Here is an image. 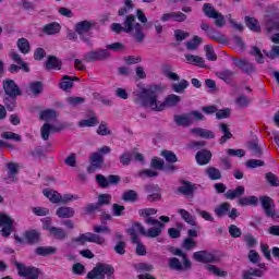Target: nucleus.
<instances>
[{"instance_id": "nucleus-1", "label": "nucleus", "mask_w": 279, "mask_h": 279, "mask_svg": "<svg viewBox=\"0 0 279 279\" xmlns=\"http://www.w3.org/2000/svg\"><path fill=\"white\" fill-rule=\"evenodd\" d=\"M153 27H155L157 34H162V24L158 20L147 23V16L141 9L136 10V15H125L122 24H111L114 34H129L136 43H145L146 35L143 29H151Z\"/></svg>"}, {"instance_id": "nucleus-2", "label": "nucleus", "mask_w": 279, "mask_h": 279, "mask_svg": "<svg viewBox=\"0 0 279 279\" xmlns=\"http://www.w3.org/2000/svg\"><path fill=\"white\" fill-rule=\"evenodd\" d=\"M158 90H160V87L155 85L148 88L142 87L133 92V95L136 97L135 102L156 112H162L165 108H175L182 101V97L175 94L168 95L163 102L158 101Z\"/></svg>"}, {"instance_id": "nucleus-3", "label": "nucleus", "mask_w": 279, "mask_h": 279, "mask_svg": "<svg viewBox=\"0 0 279 279\" xmlns=\"http://www.w3.org/2000/svg\"><path fill=\"white\" fill-rule=\"evenodd\" d=\"M95 22L85 20L77 22L74 26L76 34L80 36V39L83 43H86L88 47H93L94 45L93 40H90V38H93V34L90 33V31L93 29V27H95Z\"/></svg>"}, {"instance_id": "nucleus-4", "label": "nucleus", "mask_w": 279, "mask_h": 279, "mask_svg": "<svg viewBox=\"0 0 279 279\" xmlns=\"http://www.w3.org/2000/svg\"><path fill=\"white\" fill-rule=\"evenodd\" d=\"M114 279V267L110 264L98 263L86 276L87 279Z\"/></svg>"}, {"instance_id": "nucleus-5", "label": "nucleus", "mask_w": 279, "mask_h": 279, "mask_svg": "<svg viewBox=\"0 0 279 279\" xmlns=\"http://www.w3.org/2000/svg\"><path fill=\"white\" fill-rule=\"evenodd\" d=\"M73 243H77V245H85L86 243H96V245H106V238L93 233L86 232L81 233L77 238L72 239Z\"/></svg>"}, {"instance_id": "nucleus-6", "label": "nucleus", "mask_w": 279, "mask_h": 279, "mask_svg": "<svg viewBox=\"0 0 279 279\" xmlns=\"http://www.w3.org/2000/svg\"><path fill=\"white\" fill-rule=\"evenodd\" d=\"M112 53L108 49L98 48L96 50H90L84 54L85 62H104L110 60Z\"/></svg>"}, {"instance_id": "nucleus-7", "label": "nucleus", "mask_w": 279, "mask_h": 279, "mask_svg": "<svg viewBox=\"0 0 279 279\" xmlns=\"http://www.w3.org/2000/svg\"><path fill=\"white\" fill-rule=\"evenodd\" d=\"M259 202L262 204V208L265 210L266 217H270L275 221H279V214L276 213V204H274V199L269 196H259Z\"/></svg>"}, {"instance_id": "nucleus-8", "label": "nucleus", "mask_w": 279, "mask_h": 279, "mask_svg": "<svg viewBox=\"0 0 279 279\" xmlns=\"http://www.w3.org/2000/svg\"><path fill=\"white\" fill-rule=\"evenodd\" d=\"M10 58L15 61L16 64H11L9 66V73H19V71H24V73H29V65H27V62L23 60V57L19 54L17 52H10Z\"/></svg>"}, {"instance_id": "nucleus-9", "label": "nucleus", "mask_w": 279, "mask_h": 279, "mask_svg": "<svg viewBox=\"0 0 279 279\" xmlns=\"http://www.w3.org/2000/svg\"><path fill=\"white\" fill-rule=\"evenodd\" d=\"M2 88L4 90L5 96L10 97H21L23 93L21 92V88L19 85H16V82L14 80H5L2 82Z\"/></svg>"}, {"instance_id": "nucleus-10", "label": "nucleus", "mask_w": 279, "mask_h": 279, "mask_svg": "<svg viewBox=\"0 0 279 279\" xmlns=\"http://www.w3.org/2000/svg\"><path fill=\"white\" fill-rule=\"evenodd\" d=\"M151 169L157 171H166V173H175L178 168L174 165H165V160L158 157H153L150 161Z\"/></svg>"}, {"instance_id": "nucleus-11", "label": "nucleus", "mask_w": 279, "mask_h": 279, "mask_svg": "<svg viewBox=\"0 0 279 279\" xmlns=\"http://www.w3.org/2000/svg\"><path fill=\"white\" fill-rule=\"evenodd\" d=\"M12 226H14V220L10 216L0 213V232L2 236L12 234Z\"/></svg>"}, {"instance_id": "nucleus-12", "label": "nucleus", "mask_w": 279, "mask_h": 279, "mask_svg": "<svg viewBox=\"0 0 279 279\" xmlns=\"http://www.w3.org/2000/svg\"><path fill=\"white\" fill-rule=\"evenodd\" d=\"M89 162L90 165L87 167V173H95V171L101 169L105 162L104 155L100 153H93L89 156Z\"/></svg>"}, {"instance_id": "nucleus-13", "label": "nucleus", "mask_w": 279, "mask_h": 279, "mask_svg": "<svg viewBox=\"0 0 279 279\" xmlns=\"http://www.w3.org/2000/svg\"><path fill=\"white\" fill-rule=\"evenodd\" d=\"M194 260L197 263H217L219 258L208 251H198L193 254Z\"/></svg>"}, {"instance_id": "nucleus-14", "label": "nucleus", "mask_w": 279, "mask_h": 279, "mask_svg": "<svg viewBox=\"0 0 279 279\" xmlns=\"http://www.w3.org/2000/svg\"><path fill=\"white\" fill-rule=\"evenodd\" d=\"M162 23H168V21H175L177 23H184L186 21V14L182 12H170L163 13L160 17Z\"/></svg>"}, {"instance_id": "nucleus-15", "label": "nucleus", "mask_w": 279, "mask_h": 279, "mask_svg": "<svg viewBox=\"0 0 279 279\" xmlns=\"http://www.w3.org/2000/svg\"><path fill=\"white\" fill-rule=\"evenodd\" d=\"M182 186L178 187V192L181 195H185L186 197H194L195 191H197V186L190 181H182Z\"/></svg>"}, {"instance_id": "nucleus-16", "label": "nucleus", "mask_w": 279, "mask_h": 279, "mask_svg": "<svg viewBox=\"0 0 279 279\" xmlns=\"http://www.w3.org/2000/svg\"><path fill=\"white\" fill-rule=\"evenodd\" d=\"M62 69V61L58 59L56 56H49L46 63H45V70L46 71H60Z\"/></svg>"}, {"instance_id": "nucleus-17", "label": "nucleus", "mask_w": 279, "mask_h": 279, "mask_svg": "<svg viewBox=\"0 0 279 279\" xmlns=\"http://www.w3.org/2000/svg\"><path fill=\"white\" fill-rule=\"evenodd\" d=\"M236 69H240L246 75H252L256 71V66L252 64L247 59H243L242 61L235 62Z\"/></svg>"}, {"instance_id": "nucleus-18", "label": "nucleus", "mask_w": 279, "mask_h": 279, "mask_svg": "<svg viewBox=\"0 0 279 279\" xmlns=\"http://www.w3.org/2000/svg\"><path fill=\"white\" fill-rule=\"evenodd\" d=\"M145 227L141 222L133 223L132 228L129 229V234L131 236V241L136 242V239H138V234H142V236H145ZM138 232V234L136 233Z\"/></svg>"}, {"instance_id": "nucleus-19", "label": "nucleus", "mask_w": 279, "mask_h": 279, "mask_svg": "<svg viewBox=\"0 0 279 279\" xmlns=\"http://www.w3.org/2000/svg\"><path fill=\"white\" fill-rule=\"evenodd\" d=\"M211 158H213V153H210V150L202 149L196 153L197 165H201V166L208 165Z\"/></svg>"}, {"instance_id": "nucleus-20", "label": "nucleus", "mask_w": 279, "mask_h": 279, "mask_svg": "<svg viewBox=\"0 0 279 279\" xmlns=\"http://www.w3.org/2000/svg\"><path fill=\"white\" fill-rule=\"evenodd\" d=\"M245 195V186L239 185L234 190H229L225 193L226 199H241Z\"/></svg>"}, {"instance_id": "nucleus-21", "label": "nucleus", "mask_w": 279, "mask_h": 279, "mask_svg": "<svg viewBox=\"0 0 279 279\" xmlns=\"http://www.w3.org/2000/svg\"><path fill=\"white\" fill-rule=\"evenodd\" d=\"M168 267L173 271H186V269H191V267H186V264L180 262L178 257H171L168 260Z\"/></svg>"}, {"instance_id": "nucleus-22", "label": "nucleus", "mask_w": 279, "mask_h": 279, "mask_svg": "<svg viewBox=\"0 0 279 279\" xmlns=\"http://www.w3.org/2000/svg\"><path fill=\"white\" fill-rule=\"evenodd\" d=\"M207 38H209L210 40H215V43H219L220 45H226V43H228L226 35L215 28L210 29L207 33Z\"/></svg>"}, {"instance_id": "nucleus-23", "label": "nucleus", "mask_w": 279, "mask_h": 279, "mask_svg": "<svg viewBox=\"0 0 279 279\" xmlns=\"http://www.w3.org/2000/svg\"><path fill=\"white\" fill-rule=\"evenodd\" d=\"M56 215L59 219H71V217H75V209L73 207L62 206L57 209Z\"/></svg>"}, {"instance_id": "nucleus-24", "label": "nucleus", "mask_w": 279, "mask_h": 279, "mask_svg": "<svg viewBox=\"0 0 279 279\" xmlns=\"http://www.w3.org/2000/svg\"><path fill=\"white\" fill-rule=\"evenodd\" d=\"M24 239L29 245H36V243L40 242V233L38 230H28L24 232Z\"/></svg>"}, {"instance_id": "nucleus-25", "label": "nucleus", "mask_w": 279, "mask_h": 279, "mask_svg": "<svg viewBox=\"0 0 279 279\" xmlns=\"http://www.w3.org/2000/svg\"><path fill=\"white\" fill-rule=\"evenodd\" d=\"M174 123H177V125H180L182 128H189L190 125H193V119L190 116V113L174 116Z\"/></svg>"}, {"instance_id": "nucleus-26", "label": "nucleus", "mask_w": 279, "mask_h": 279, "mask_svg": "<svg viewBox=\"0 0 279 279\" xmlns=\"http://www.w3.org/2000/svg\"><path fill=\"white\" fill-rule=\"evenodd\" d=\"M43 193H44L45 197H47L49 199V202H51V204H61L62 194L59 193L58 191L44 190Z\"/></svg>"}, {"instance_id": "nucleus-27", "label": "nucleus", "mask_w": 279, "mask_h": 279, "mask_svg": "<svg viewBox=\"0 0 279 279\" xmlns=\"http://www.w3.org/2000/svg\"><path fill=\"white\" fill-rule=\"evenodd\" d=\"M7 169L8 177L5 178V180H9V182H16V175H19V166L14 162H8Z\"/></svg>"}, {"instance_id": "nucleus-28", "label": "nucleus", "mask_w": 279, "mask_h": 279, "mask_svg": "<svg viewBox=\"0 0 279 279\" xmlns=\"http://www.w3.org/2000/svg\"><path fill=\"white\" fill-rule=\"evenodd\" d=\"M62 128L61 126H54V125H51L49 123H45L43 126H41V138L44 141H49V134L50 132H61Z\"/></svg>"}, {"instance_id": "nucleus-29", "label": "nucleus", "mask_w": 279, "mask_h": 279, "mask_svg": "<svg viewBox=\"0 0 279 279\" xmlns=\"http://www.w3.org/2000/svg\"><path fill=\"white\" fill-rule=\"evenodd\" d=\"M191 134H194V136H199L201 138H215V133L213 131L202 128L191 129Z\"/></svg>"}, {"instance_id": "nucleus-30", "label": "nucleus", "mask_w": 279, "mask_h": 279, "mask_svg": "<svg viewBox=\"0 0 279 279\" xmlns=\"http://www.w3.org/2000/svg\"><path fill=\"white\" fill-rule=\"evenodd\" d=\"M49 234L50 236H53V239H56L57 241H64L69 239V233H66V231L60 227H54L53 229H51Z\"/></svg>"}, {"instance_id": "nucleus-31", "label": "nucleus", "mask_w": 279, "mask_h": 279, "mask_svg": "<svg viewBox=\"0 0 279 279\" xmlns=\"http://www.w3.org/2000/svg\"><path fill=\"white\" fill-rule=\"evenodd\" d=\"M219 130L222 132V136L219 140L220 145L228 143L232 138V133L230 132V126L226 123H220Z\"/></svg>"}, {"instance_id": "nucleus-32", "label": "nucleus", "mask_w": 279, "mask_h": 279, "mask_svg": "<svg viewBox=\"0 0 279 279\" xmlns=\"http://www.w3.org/2000/svg\"><path fill=\"white\" fill-rule=\"evenodd\" d=\"M239 206H258V197L242 196L238 201Z\"/></svg>"}, {"instance_id": "nucleus-33", "label": "nucleus", "mask_w": 279, "mask_h": 279, "mask_svg": "<svg viewBox=\"0 0 279 279\" xmlns=\"http://www.w3.org/2000/svg\"><path fill=\"white\" fill-rule=\"evenodd\" d=\"M214 211L216 217H219V219L226 217V215L230 213V203H221L214 209Z\"/></svg>"}, {"instance_id": "nucleus-34", "label": "nucleus", "mask_w": 279, "mask_h": 279, "mask_svg": "<svg viewBox=\"0 0 279 279\" xmlns=\"http://www.w3.org/2000/svg\"><path fill=\"white\" fill-rule=\"evenodd\" d=\"M178 213L185 223H189V226H197V220H195L194 216L186 209H178Z\"/></svg>"}, {"instance_id": "nucleus-35", "label": "nucleus", "mask_w": 279, "mask_h": 279, "mask_svg": "<svg viewBox=\"0 0 279 279\" xmlns=\"http://www.w3.org/2000/svg\"><path fill=\"white\" fill-rule=\"evenodd\" d=\"M58 252V248L53 246H38L35 251L37 256H51Z\"/></svg>"}, {"instance_id": "nucleus-36", "label": "nucleus", "mask_w": 279, "mask_h": 279, "mask_svg": "<svg viewBox=\"0 0 279 279\" xmlns=\"http://www.w3.org/2000/svg\"><path fill=\"white\" fill-rule=\"evenodd\" d=\"M99 125V118L93 114L89 119L78 121V128H95Z\"/></svg>"}, {"instance_id": "nucleus-37", "label": "nucleus", "mask_w": 279, "mask_h": 279, "mask_svg": "<svg viewBox=\"0 0 279 279\" xmlns=\"http://www.w3.org/2000/svg\"><path fill=\"white\" fill-rule=\"evenodd\" d=\"M203 41L204 39L202 37L195 35L192 40L186 41L185 47L189 51H196V49H199V45H202Z\"/></svg>"}, {"instance_id": "nucleus-38", "label": "nucleus", "mask_w": 279, "mask_h": 279, "mask_svg": "<svg viewBox=\"0 0 279 279\" xmlns=\"http://www.w3.org/2000/svg\"><path fill=\"white\" fill-rule=\"evenodd\" d=\"M39 119L41 121H53V119H58V111L56 109H47L40 112Z\"/></svg>"}, {"instance_id": "nucleus-39", "label": "nucleus", "mask_w": 279, "mask_h": 279, "mask_svg": "<svg viewBox=\"0 0 279 279\" xmlns=\"http://www.w3.org/2000/svg\"><path fill=\"white\" fill-rule=\"evenodd\" d=\"M264 276L265 272L258 268H250L242 274V278H263Z\"/></svg>"}, {"instance_id": "nucleus-40", "label": "nucleus", "mask_w": 279, "mask_h": 279, "mask_svg": "<svg viewBox=\"0 0 279 279\" xmlns=\"http://www.w3.org/2000/svg\"><path fill=\"white\" fill-rule=\"evenodd\" d=\"M246 27L251 29V32H260V24L258 23V20L250 16L244 17Z\"/></svg>"}, {"instance_id": "nucleus-41", "label": "nucleus", "mask_w": 279, "mask_h": 279, "mask_svg": "<svg viewBox=\"0 0 279 279\" xmlns=\"http://www.w3.org/2000/svg\"><path fill=\"white\" fill-rule=\"evenodd\" d=\"M17 49L21 53L27 54L32 51V46L29 45V40L27 38H20L17 39Z\"/></svg>"}, {"instance_id": "nucleus-42", "label": "nucleus", "mask_w": 279, "mask_h": 279, "mask_svg": "<svg viewBox=\"0 0 279 279\" xmlns=\"http://www.w3.org/2000/svg\"><path fill=\"white\" fill-rule=\"evenodd\" d=\"M44 33L48 34V36H52L53 34L60 33V24L57 22L47 24L44 26Z\"/></svg>"}, {"instance_id": "nucleus-43", "label": "nucleus", "mask_w": 279, "mask_h": 279, "mask_svg": "<svg viewBox=\"0 0 279 279\" xmlns=\"http://www.w3.org/2000/svg\"><path fill=\"white\" fill-rule=\"evenodd\" d=\"M161 156L168 165H174V162H178V156L171 150H162Z\"/></svg>"}, {"instance_id": "nucleus-44", "label": "nucleus", "mask_w": 279, "mask_h": 279, "mask_svg": "<svg viewBox=\"0 0 279 279\" xmlns=\"http://www.w3.org/2000/svg\"><path fill=\"white\" fill-rule=\"evenodd\" d=\"M219 80H222V82H226L227 84H230L232 82V77H234L235 73L231 70H225L217 73Z\"/></svg>"}, {"instance_id": "nucleus-45", "label": "nucleus", "mask_w": 279, "mask_h": 279, "mask_svg": "<svg viewBox=\"0 0 279 279\" xmlns=\"http://www.w3.org/2000/svg\"><path fill=\"white\" fill-rule=\"evenodd\" d=\"M3 104L7 110H9V112H12L14 108H16V96H5L3 98Z\"/></svg>"}, {"instance_id": "nucleus-46", "label": "nucleus", "mask_w": 279, "mask_h": 279, "mask_svg": "<svg viewBox=\"0 0 279 279\" xmlns=\"http://www.w3.org/2000/svg\"><path fill=\"white\" fill-rule=\"evenodd\" d=\"M187 86H190L189 81L183 78L180 81V83L172 84V90H173V93L182 94V93H184V90H186Z\"/></svg>"}, {"instance_id": "nucleus-47", "label": "nucleus", "mask_w": 279, "mask_h": 279, "mask_svg": "<svg viewBox=\"0 0 279 279\" xmlns=\"http://www.w3.org/2000/svg\"><path fill=\"white\" fill-rule=\"evenodd\" d=\"M206 175L209 180H221V171L215 167H209L205 170Z\"/></svg>"}, {"instance_id": "nucleus-48", "label": "nucleus", "mask_w": 279, "mask_h": 279, "mask_svg": "<svg viewBox=\"0 0 279 279\" xmlns=\"http://www.w3.org/2000/svg\"><path fill=\"white\" fill-rule=\"evenodd\" d=\"M203 12L205 16H208V19L217 17V14L219 13L217 12V10H215V7L210 3H205L203 5Z\"/></svg>"}, {"instance_id": "nucleus-49", "label": "nucleus", "mask_w": 279, "mask_h": 279, "mask_svg": "<svg viewBox=\"0 0 279 279\" xmlns=\"http://www.w3.org/2000/svg\"><path fill=\"white\" fill-rule=\"evenodd\" d=\"M123 202H136L138 199V193L134 190H129L122 194Z\"/></svg>"}, {"instance_id": "nucleus-50", "label": "nucleus", "mask_w": 279, "mask_h": 279, "mask_svg": "<svg viewBox=\"0 0 279 279\" xmlns=\"http://www.w3.org/2000/svg\"><path fill=\"white\" fill-rule=\"evenodd\" d=\"M207 271H209L210 274H213L214 276H217L218 278H226V276H228V272L219 269L217 266L215 265H207L206 266Z\"/></svg>"}, {"instance_id": "nucleus-51", "label": "nucleus", "mask_w": 279, "mask_h": 279, "mask_svg": "<svg viewBox=\"0 0 279 279\" xmlns=\"http://www.w3.org/2000/svg\"><path fill=\"white\" fill-rule=\"evenodd\" d=\"M248 149L252 151L253 156H256V158H260V156H263V149L256 142H250Z\"/></svg>"}, {"instance_id": "nucleus-52", "label": "nucleus", "mask_w": 279, "mask_h": 279, "mask_svg": "<svg viewBox=\"0 0 279 279\" xmlns=\"http://www.w3.org/2000/svg\"><path fill=\"white\" fill-rule=\"evenodd\" d=\"M96 133L98 134V136H111L112 135V131L110 129H108V124H106L105 122H101L99 124Z\"/></svg>"}, {"instance_id": "nucleus-53", "label": "nucleus", "mask_w": 279, "mask_h": 279, "mask_svg": "<svg viewBox=\"0 0 279 279\" xmlns=\"http://www.w3.org/2000/svg\"><path fill=\"white\" fill-rule=\"evenodd\" d=\"M161 228L162 227L150 228L144 233V236H147L148 239H156V236H160V234H162Z\"/></svg>"}, {"instance_id": "nucleus-54", "label": "nucleus", "mask_w": 279, "mask_h": 279, "mask_svg": "<svg viewBox=\"0 0 279 279\" xmlns=\"http://www.w3.org/2000/svg\"><path fill=\"white\" fill-rule=\"evenodd\" d=\"M29 89L32 90L33 95L38 96L43 93V82L35 81L29 84Z\"/></svg>"}, {"instance_id": "nucleus-55", "label": "nucleus", "mask_w": 279, "mask_h": 279, "mask_svg": "<svg viewBox=\"0 0 279 279\" xmlns=\"http://www.w3.org/2000/svg\"><path fill=\"white\" fill-rule=\"evenodd\" d=\"M131 241L136 245L135 254H137V256H145L147 254V248H145L144 244L141 243V240L136 239V242H134V240Z\"/></svg>"}, {"instance_id": "nucleus-56", "label": "nucleus", "mask_w": 279, "mask_h": 279, "mask_svg": "<svg viewBox=\"0 0 279 279\" xmlns=\"http://www.w3.org/2000/svg\"><path fill=\"white\" fill-rule=\"evenodd\" d=\"M73 88V82L71 81V76L64 75L62 77V82L60 83V89L61 90H69Z\"/></svg>"}, {"instance_id": "nucleus-57", "label": "nucleus", "mask_w": 279, "mask_h": 279, "mask_svg": "<svg viewBox=\"0 0 279 279\" xmlns=\"http://www.w3.org/2000/svg\"><path fill=\"white\" fill-rule=\"evenodd\" d=\"M110 202H112V195L110 194H100L98 196V205H100V208L101 206H110Z\"/></svg>"}, {"instance_id": "nucleus-58", "label": "nucleus", "mask_w": 279, "mask_h": 279, "mask_svg": "<svg viewBox=\"0 0 279 279\" xmlns=\"http://www.w3.org/2000/svg\"><path fill=\"white\" fill-rule=\"evenodd\" d=\"M1 138H4L5 141H15L16 143H21V135L14 132H3L1 134Z\"/></svg>"}, {"instance_id": "nucleus-59", "label": "nucleus", "mask_w": 279, "mask_h": 279, "mask_svg": "<svg viewBox=\"0 0 279 279\" xmlns=\"http://www.w3.org/2000/svg\"><path fill=\"white\" fill-rule=\"evenodd\" d=\"M125 247H128V243L123 241H118L113 247L116 254H119V256L125 255Z\"/></svg>"}, {"instance_id": "nucleus-60", "label": "nucleus", "mask_w": 279, "mask_h": 279, "mask_svg": "<svg viewBox=\"0 0 279 279\" xmlns=\"http://www.w3.org/2000/svg\"><path fill=\"white\" fill-rule=\"evenodd\" d=\"M172 254H173L174 256H181V257H182V262L185 263V267H192V264H191L189 257H186V254H185L184 252H182V250H180V248H174V250L172 251Z\"/></svg>"}, {"instance_id": "nucleus-61", "label": "nucleus", "mask_w": 279, "mask_h": 279, "mask_svg": "<svg viewBox=\"0 0 279 279\" xmlns=\"http://www.w3.org/2000/svg\"><path fill=\"white\" fill-rule=\"evenodd\" d=\"M185 58L189 62H192V64H197L198 66H204V58H202L199 56L186 54Z\"/></svg>"}, {"instance_id": "nucleus-62", "label": "nucleus", "mask_w": 279, "mask_h": 279, "mask_svg": "<svg viewBox=\"0 0 279 279\" xmlns=\"http://www.w3.org/2000/svg\"><path fill=\"white\" fill-rule=\"evenodd\" d=\"M205 53L207 60H210L211 62H215L217 60V54L215 53V49H213L211 45L205 46Z\"/></svg>"}, {"instance_id": "nucleus-63", "label": "nucleus", "mask_w": 279, "mask_h": 279, "mask_svg": "<svg viewBox=\"0 0 279 279\" xmlns=\"http://www.w3.org/2000/svg\"><path fill=\"white\" fill-rule=\"evenodd\" d=\"M120 162L123 167H128L132 162V153L125 151L120 156Z\"/></svg>"}, {"instance_id": "nucleus-64", "label": "nucleus", "mask_w": 279, "mask_h": 279, "mask_svg": "<svg viewBox=\"0 0 279 279\" xmlns=\"http://www.w3.org/2000/svg\"><path fill=\"white\" fill-rule=\"evenodd\" d=\"M231 110L230 108L220 109L216 111V119H230Z\"/></svg>"}]
</instances>
